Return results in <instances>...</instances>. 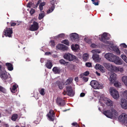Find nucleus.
I'll return each instance as SVG.
<instances>
[{
	"label": "nucleus",
	"instance_id": "f257e3e1",
	"mask_svg": "<svg viewBox=\"0 0 127 127\" xmlns=\"http://www.w3.org/2000/svg\"><path fill=\"white\" fill-rule=\"evenodd\" d=\"M0 77L4 82L11 81V78L8 76V74L5 68L0 64Z\"/></svg>",
	"mask_w": 127,
	"mask_h": 127
},
{
	"label": "nucleus",
	"instance_id": "f03ea898",
	"mask_svg": "<svg viewBox=\"0 0 127 127\" xmlns=\"http://www.w3.org/2000/svg\"><path fill=\"white\" fill-rule=\"evenodd\" d=\"M103 113L107 117L111 119L116 118L118 114L117 111L113 108H111L110 110H105Z\"/></svg>",
	"mask_w": 127,
	"mask_h": 127
},
{
	"label": "nucleus",
	"instance_id": "7ed1b4c3",
	"mask_svg": "<svg viewBox=\"0 0 127 127\" xmlns=\"http://www.w3.org/2000/svg\"><path fill=\"white\" fill-rule=\"evenodd\" d=\"M100 40L103 42L110 44L111 45L110 46H113V44L112 42H111L109 41H107V40L109 39L110 38V35L108 34L107 33L104 32L103 33V34L101 36V38L99 37ZM109 46L108 45V48Z\"/></svg>",
	"mask_w": 127,
	"mask_h": 127
},
{
	"label": "nucleus",
	"instance_id": "20e7f679",
	"mask_svg": "<svg viewBox=\"0 0 127 127\" xmlns=\"http://www.w3.org/2000/svg\"><path fill=\"white\" fill-rule=\"evenodd\" d=\"M92 87L95 89H102L103 88L102 84L95 80H92L90 83Z\"/></svg>",
	"mask_w": 127,
	"mask_h": 127
},
{
	"label": "nucleus",
	"instance_id": "39448f33",
	"mask_svg": "<svg viewBox=\"0 0 127 127\" xmlns=\"http://www.w3.org/2000/svg\"><path fill=\"white\" fill-rule=\"evenodd\" d=\"M64 57L65 59L68 60L69 61H76L77 59V57L69 53H65L64 55Z\"/></svg>",
	"mask_w": 127,
	"mask_h": 127
},
{
	"label": "nucleus",
	"instance_id": "423d86ee",
	"mask_svg": "<svg viewBox=\"0 0 127 127\" xmlns=\"http://www.w3.org/2000/svg\"><path fill=\"white\" fill-rule=\"evenodd\" d=\"M110 93L112 97L115 99H117L119 97V95L118 92L114 88H110Z\"/></svg>",
	"mask_w": 127,
	"mask_h": 127
},
{
	"label": "nucleus",
	"instance_id": "0eeeda50",
	"mask_svg": "<svg viewBox=\"0 0 127 127\" xmlns=\"http://www.w3.org/2000/svg\"><path fill=\"white\" fill-rule=\"evenodd\" d=\"M47 116L49 120L52 121H54L55 115V113L53 110H50L48 113L47 114Z\"/></svg>",
	"mask_w": 127,
	"mask_h": 127
},
{
	"label": "nucleus",
	"instance_id": "6e6552de",
	"mask_svg": "<svg viewBox=\"0 0 127 127\" xmlns=\"http://www.w3.org/2000/svg\"><path fill=\"white\" fill-rule=\"evenodd\" d=\"M4 35L6 37H11L13 33L12 28H6L4 31Z\"/></svg>",
	"mask_w": 127,
	"mask_h": 127
},
{
	"label": "nucleus",
	"instance_id": "1a4fd4ad",
	"mask_svg": "<svg viewBox=\"0 0 127 127\" xmlns=\"http://www.w3.org/2000/svg\"><path fill=\"white\" fill-rule=\"evenodd\" d=\"M119 120L120 122L123 123L127 121V115L125 113H123L119 117Z\"/></svg>",
	"mask_w": 127,
	"mask_h": 127
},
{
	"label": "nucleus",
	"instance_id": "9d476101",
	"mask_svg": "<svg viewBox=\"0 0 127 127\" xmlns=\"http://www.w3.org/2000/svg\"><path fill=\"white\" fill-rule=\"evenodd\" d=\"M115 55L112 53H106L105 55V58L109 61L111 62L113 61Z\"/></svg>",
	"mask_w": 127,
	"mask_h": 127
},
{
	"label": "nucleus",
	"instance_id": "9b49d317",
	"mask_svg": "<svg viewBox=\"0 0 127 127\" xmlns=\"http://www.w3.org/2000/svg\"><path fill=\"white\" fill-rule=\"evenodd\" d=\"M66 94L68 95L73 96L74 95V93L73 91L72 87L71 86H67L66 87Z\"/></svg>",
	"mask_w": 127,
	"mask_h": 127
},
{
	"label": "nucleus",
	"instance_id": "f8f14e48",
	"mask_svg": "<svg viewBox=\"0 0 127 127\" xmlns=\"http://www.w3.org/2000/svg\"><path fill=\"white\" fill-rule=\"evenodd\" d=\"M56 0H52L50 2L51 5L49 7V9L47 11V13H49L52 12L54 10L55 8L54 4L56 3Z\"/></svg>",
	"mask_w": 127,
	"mask_h": 127
},
{
	"label": "nucleus",
	"instance_id": "ddd939ff",
	"mask_svg": "<svg viewBox=\"0 0 127 127\" xmlns=\"http://www.w3.org/2000/svg\"><path fill=\"white\" fill-rule=\"evenodd\" d=\"M38 28V24L36 22L34 21L33 24L29 28V30L31 31H36Z\"/></svg>",
	"mask_w": 127,
	"mask_h": 127
},
{
	"label": "nucleus",
	"instance_id": "4468645a",
	"mask_svg": "<svg viewBox=\"0 0 127 127\" xmlns=\"http://www.w3.org/2000/svg\"><path fill=\"white\" fill-rule=\"evenodd\" d=\"M112 62H114L116 64L121 65L123 63L122 60L117 56H115Z\"/></svg>",
	"mask_w": 127,
	"mask_h": 127
},
{
	"label": "nucleus",
	"instance_id": "2eb2a0df",
	"mask_svg": "<svg viewBox=\"0 0 127 127\" xmlns=\"http://www.w3.org/2000/svg\"><path fill=\"white\" fill-rule=\"evenodd\" d=\"M56 102L57 104L60 106H63L65 104L64 100L60 97L57 98Z\"/></svg>",
	"mask_w": 127,
	"mask_h": 127
},
{
	"label": "nucleus",
	"instance_id": "dca6fc26",
	"mask_svg": "<svg viewBox=\"0 0 127 127\" xmlns=\"http://www.w3.org/2000/svg\"><path fill=\"white\" fill-rule=\"evenodd\" d=\"M102 101L106 104L108 106H111L113 105V102L110 99L106 98H104Z\"/></svg>",
	"mask_w": 127,
	"mask_h": 127
},
{
	"label": "nucleus",
	"instance_id": "f3484780",
	"mask_svg": "<svg viewBox=\"0 0 127 127\" xmlns=\"http://www.w3.org/2000/svg\"><path fill=\"white\" fill-rule=\"evenodd\" d=\"M108 48L110 50H113L116 52L117 55H120V52L119 49L116 46H109Z\"/></svg>",
	"mask_w": 127,
	"mask_h": 127
},
{
	"label": "nucleus",
	"instance_id": "a211bd4d",
	"mask_svg": "<svg viewBox=\"0 0 127 127\" xmlns=\"http://www.w3.org/2000/svg\"><path fill=\"white\" fill-rule=\"evenodd\" d=\"M122 107L124 109H127V99H122L120 103Z\"/></svg>",
	"mask_w": 127,
	"mask_h": 127
},
{
	"label": "nucleus",
	"instance_id": "6ab92c4d",
	"mask_svg": "<svg viewBox=\"0 0 127 127\" xmlns=\"http://www.w3.org/2000/svg\"><path fill=\"white\" fill-rule=\"evenodd\" d=\"M117 79L116 75L113 72H111L110 74V77L109 78V81L112 82H114Z\"/></svg>",
	"mask_w": 127,
	"mask_h": 127
},
{
	"label": "nucleus",
	"instance_id": "aec40b11",
	"mask_svg": "<svg viewBox=\"0 0 127 127\" xmlns=\"http://www.w3.org/2000/svg\"><path fill=\"white\" fill-rule=\"evenodd\" d=\"M56 48L59 49L63 51L67 50L68 49V47L63 44H59L56 46Z\"/></svg>",
	"mask_w": 127,
	"mask_h": 127
},
{
	"label": "nucleus",
	"instance_id": "412c9836",
	"mask_svg": "<svg viewBox=\"0 0 127 127\" xmlns=\"http://www.w3.org/2000/svg\"><path fill=\"white\" fill-rule=\"evenodd\" d=\"M103 65L108 70L111 71H112L114 66L112 64L108 63H104Z\"/></svg>",
	"mask_w": 127,
	"mask_h": 127
},
{
	"label": "nucleus",
	"instance_id": "4be33fe9",
	"mask_svg": "<svg viewBox=\"0 0 127 127\" xmlns=\"http://www.w3.org/2000/svg\"><path fill=\"white\" fill-rule=\"evenodd\" d=\"M70 35V38L73 41H74L75 40L78 39L79 38L78 34L75 33H72Z\"/></svg>",
	"mask_w": 127,
	"mask_h": 127
},
{
	"label": "nucleus",
	"instance_id": "5701e85b",
	"mask_svg": "<svg viewBox=\"0 0 127 127\" xmlns=\"http://www.w3.org/2000/svg\"><path fill=\"white\" fill-rule=\"evenodd\" d=\"M92 58L95 62H99L100 60V58H99V55L95 54H93Z\"/></svg>",
	"mask_w": 127,
	"mask_h": 127
},
{
	"label": "nucleus",
	"instance_id": "b1692460",
	"mask_svg": "<svg viewBox=\"0 0 127 127\" xmlns=\"http://www.w3.org/2000/svg\"><path fill=\"white\" fill-rule=\"evenodd\" d=\"M52 71L55 74H59L60 72L61 69L59 67H55L53 68Z\"/></svg>",
	"mask_w": 127,
	"mask_h": 127
},
{
	"label": "nucleus",
	"instance_id": "393cba45",
	"mask_svg": "<svg viewBox=\"0 0 127 127\" xmlns=\"http://www.w3.org/2000/svg\"><path fill=\"white\" fill-rule=\"evenodd\" d=\"M5 65L7 67L8 69L11 71L13 70V65L11 63H6Z\"/></svg>",
	"mask_w": 127,
	"mask_h": 127
},
{
	"label": "nucleus",
	"instance_id": "a878e982",
	"mask_svg": "<svg viewBox=\"0 0 127 127\" xmlns=\"http://www.w3.org/2000/svg\"><path fill=\"white\" fill-rule=\"evenodd\" d=\"M18 86L17 84L13 85L12 87L10 89L11 92L12 93H15L17 91V88Z\"/></svg>",
	"mask_w": 127,
	"mask_h": 127
},
{
	"label": "nucleus",
	"instance_id": "bb28decb",
	"mask_svg": "<svg viewBox=\"0 0 127 127\" xmlns=\"http://www.w3.org/2000/svg\"><path fill=\"white\" fill-rule=\"evenodd\" d=\"M45 65L47 68L51 69L52 66V61L50 60H47Z\"/></svg>",
	"mask_w": 127,
	"mask_h": 127
},
{
	"label": "nucleus",
	"instance_id": "cd10ccee",
	"mask_svg": "<svg viewBox=\"0 0 127 127\" xmlns=\"http://www.w3.org/2000/svg\"><path fill=\"white\" fill-rule=\"evenodd\" d=\"M60 63L62 65H68V64L69 63L68 62H66L65 60L63 59H61L59 61Z\"/></svg>",
	"mask_w": 127,
	"mask_h": 127
},
{
	"label": "nucleus",
	"instance_id": "c85d7f7f",
	"mask_svg": "<svg viewBox=\"0 0 127 127\" xmlns=\"http://www.w3.org/2000/svg\"><path fill=\"white\" fill-rule=\"evenodd\" d=\"M41 13H39V15L38 19L39 20L43 18L45 16V14L44 11H41Z\"/></svg>",
	"mask_w": 127,
	"mask_h": 127
},
{
	"label": "nucleus",
	"instance_id": "c756f323",
	"mask_svg": "<svg viewBox=\"0 0 127 127\" xmlns=\"http://www.w3.org/2000/svg\"><path fill=\"white\" fill-rule=\"evenodd\" d=\"M122 80L125 85L127 87V76H124L122 77Z\"/></svg>",
	"mask_w": 127,
	"mask_h": 127
},
{
	"label": "nucleus",
	"instance_id": "7c9ffc66",
	"mask_svg": "<svg viewBox=\"0 0 127 127\" xmlns=\"http://www.w3.org/2000/svg\"><path fill=\"white\" fill-rule=\"evenodd\" d=\"M82 59L84 61H86L88 60V55L87 53L84 54L83 56Z\"/></svg>",
	"mask_w": 127,
	"mask_h": 127
},
{
	"label": "nucleus",
	"instance_id": "2f4dec72",
	"mask_svg": "<svg viewBox=\"0 0 127 127\" xmlns=\"http://www.w3.org/2000/svg\"><path fill=\"white\" fill-rule=\"evenodd\" d=\"M79 48L78 45L76 44L74 46L72 45L71 46V49L73 51H76Z\"/></svg>",
	"mask_w": 127,
	"mask_h": 127
},
{
	"label": "nucleus",
	"instance_id": "473e14b6",
	"mask_svg": "<svg viewBox=\"0 0 127 127\" xmlns=\"http://www.w3.org/2000/svg\"><path fill=\"white\" fill-rule=\"evenodd\" d=\"M73 80V79L72 78H69L65 82V85H67L68 84H70L72 82Z\"/></svg>",
	"mask_w": 127,
	"mask_h": 127
},
{
	"label": "nucleus",
	"instance_id": "72a5a7b5",
	"mask_svg": "<svg viewBox=\"0 0 127 127\" xmlns=\"http://www.w3.org/2000/svg\"><path fill=\"white\" fill-rule=\"evenodd\" d=\"M45 4V2H42L40 3L39 6V8L40 11H42L43 9V6Z\"/></svg>",
	"mask_w": 127,
	"mask_h": 127
},
{
	"label": "nucleus",
	"instance_id": "f704fd0d",
	"mask_svg": "<svg viewBox=\"0 0 127 127\" xmlns=\"http://www.w3.org/2000/svg\"><path fill=\"white\" fill-rule=\"evenodd\" d=\"M58 82V83L59 84V88L60 89H62L64 87V84L62 82H60L59 81H57Z\"/></svg>",
	"mask_w": 127,
	"mask_h": 127
},
{
	"label": "nucleus",
	"instance_id": "c9c22d12",
	"mask_svg": "<svg viewBox=\"0 0 127 127\" xmlns=\"http://www.w3.org/2000/svg\"><path fill=\"white\" fill-rule=\"evenodd\" d=\"M18 115L17 114H14L11 117V120L14 121H15L18 117Z\"/></svg>",
	"mask_w": 127,
	"mask_h": 127
},
{
	"label": "nucleus",
	"instance_id": "e433bc0d",
	"mask_svg": "<svg viewBox=\"0 0 127 127\" xmlns=\"http://www.w3.org/2000/svg\"><path fill=\"white\" fill-rule=\"evenodd\" d=\"M119 70H120L119 67L114 66L112 71L115 72H117L119 71Z\"/></svg>",
	"mask_w": 127,
	"mask_h": 127
},
{
	"label": "nucleus",
	"instance_id": "4c0bfd02",
	"mask_svg": "<svg viewBox=\"0 0 127 127\" xmlns=\"http://www.w3.org/2000/svg\"><path fill=\"white\" fill-rule=\"evenodd\" d=\"M39 92L40 94L42 95H43L45 94L44 89L43 88H42L39 89Z\"/></svg>",
	"mask_w": 127,
	"mask_h": 127
},
{
	"label": "nucleus",
	"instance_id": "58836bf2",
	"mask_svg": "<svg viewBox=\"0 0 127 127\" xmlns=\"http://www.w3.org/2000/svg\"><path fill=\"white\" fill-rule=\"evenodd\" d=\"M122 96L127 99V91L126 90L123 92L122 94Z\"/></svg>",
	"mask_w": 127,
	"mask_h": 127
},
{
	"label": "nucleus",
	"instance_id": "ea45409f",
	"mask_svg": "<svg viewBox=\"0 0 127 127\" xmlns=\"http://www.w3.org/2000/svg\"><path fill=\"white\" fill-rule=\"evenodd\" d=\"M93 3L95 5H98V2H99V0H91Z\"/></svg>",
	"mask_w": 127,
	"mask_h": 127
},
{
	"label": "nucleus",
	"instance_id": "a19ab883",
	"mask_svg": "<svg viewBox=\"0 0 127 127\" xmlns=\"http://www.w3.org/2000/svg\"><path fill=\"white\" fill-rule=\"evenodd\" d=\"M91 52L93 53H99L100 52V51L98 49H94L91 51Z\"/></svg>",
	"mask_w": 127,
	"mask_h": 127
},
{
	"label": "nucleus",
	"instance_id": "79ce46f5",
	"mask_svg": "<svg viewBox=\"0 0 127 127\" xmlns=\"http://www.w3.org/2000/svg\"><path fill=\"white\" fill-rule=\"evenodd\" d=\"M121 58L127 63V57L126 55H122L121 56Z\"/></svg>",
	"mask_w": 127,
	"mask_h": 127
},
{
	"label": "nucleus",
	"instance_id": "37998d69",
	"mask_svg": "<svg viewBox=\"0 0 127 127\" xmlns=\"http://www.w3.org/2000/svg\"><path fill=\"white\" fill-rule=\"evenodd\" d=\"M43 113L42 112H39L37 114V116L40 119H41L42 118Z\"/></svg>",
	"mask_w": 127,
	"mask_h": 127
},
{
	"label": "nucleus",
	"instance_id": "c03bdc74",
	"mask_svg": "<svg viewBox=\"0 0 127 127\" xmlns=\"http://www.w3.org/2000/svg\"><path fill=\"white\" fill-rule=\"evenodd\" d=\"M62 42L66 45H69V42L67 39H65L63 40Z\"/></svg>",
	"mask_w": 127,
	"mask_h": 127
},
{
	"label": "nucleus",
	"instance_id": "a18cd8bd",
	"mask_svg": "<svg viewBox=\"0 0 127 127\" xmlns=\"http://www.w3.org/2000/svg\"><path fill=\"white\" fill-rule=\"evenodd\" d=\"M0 91L3 93H5L6 92V90L5 89L1 86H0Z\"/></svg>",
	"mask_w": 127,
	"mask_h": 127
},
{
	"label": "nucleus",
	"instance_id": "49530a36",
	"mask_svg": "<svg viewBox=\"0 0 127 127\" xmlns=\"http://www.w3.org/2000/svg\"><path fill=\"white\" fill-rule=\"evenodd\" d=\"M34 6V4L32 2H30L27 5V7H30L31 6Z\"/></svg>",
	"mask_w": 127,
	"mask_h": 127
},
{
	"label": "nucleus",
	"instance_id": "de8ad7c7",
	"mask_svg": "<svg viewBox=\"0 0 127 127\" xmlns=\"http://www.w3.org/2000/svg\"><path fill=\"white\" fill-rule=\"evenodd\" d=\"M102 66L99 64H96L95 66V67L96 69H100Z\"/></svg>",
	"mask_w": 127,
	"mask_h": 127
},
{
	"label": "nucleus",
	"instance_id": "09e8293b",
	"mask_svg": "<svg viewBox=\"0 0 127 127\" xmlns=\"http://www.w3.org/2000/svg\"><path fill=\"white\" fill-rule=\"evenodd\" d=\"M64 33H62L60 34H59L57 36L55 37H56L57 38H62L64 37Z\"/></svg>",
	"mask_w": 127,
	"mask_h": 127
},
{
	"label": "nucleus",
	"instance_id": "8fccbe9b",
	"mask_svg": "<svg viewBox=\"0 0 127 127\" xmlns=\"http://www.w3.org/2000/svg\"><path fill=\"white\" fill-rule=\"evenodd\" d=\"M41 0H39L36 4L35 5H34V6H33V7L34 8H37L38 6V5L41 2Z\"/></svg>",
	"mask_w": 127,
	"mask_h": 127
},
{
	"label": "nucleus",
	"instance_id": "3c124183",
	"mask_svg": "<svg viewBox=\"0 0 127 127\" xmlns=\"http://www.w3.org/2000/svg\"><path fill=\"white\" fill-rule=\"evenodd\" d=\"M86 65L87 67H92V64L90 62L86 63Z\"/></svg>",
	"mask_w": 127,
	"mask_h": 127
},
{
	"label": "nucleus",
	"instance_id": "603ef678",
	"mask_svg": "<svg viewBox=\"0 0 127 127\" xmlns=\"http://www.w3.org/2000/svg\"><path fill=\"white\" fill-rule=\"evenodd\" d=\"M84 40L86 43L89 44L90 43H91V40L87 38H85L84 39Z\"/></svg>",
	"mask_w": 127,
	"mask_h": 127
},
{
	"label": "nucleus",
	"instance_id": "864d4df0",
	"mask_svg": "<svg viewBox=\"0 0 127 127\" xmlns=\"http://www.w3.org/2000/svg\"><path fill=\"white\" fill-rule=\"evenodd\" d=\"M91 47L93 48H96L98 47V46L94 43H92L91 45Z\"/></svg>",
	"mask_w": 127,
	"mask_h": 127
},
{
	"label": "nucleus",
	"instance_id": "5fc2aeb1",
	"mask_svg": "<svg viewBox=\"0 0 127 127\" xmlns=\"http://www.w3.org/2000/svg\"><path fill=\"white\" fill-rule=\"evenodd\" d=\"M50 45L52 47H54L55 45V43L54 40H51L50 41Z\"/></svg>",
	"mask_w": 127,
	"mask_h": 127
},
{
	"label": "nucleus",
	"instance_id": "6e6d98bb",
	"mask_svg": "<svg viewBox=\"0 0 127 127\" xmlns=\"http://www.w3.org/2000/svg\"><path fill=\"white\" fill-rule=\"evenodd\" d=\"M101 98L99 99V103L100 104V105L102 106V107H104L105 106V104L103 103V102H102L101 101Z\"/></svg>",
	"mask_w": 127,
	"mask_h": 127
},
{
	"label": "nucleus",
	"instance_id": "4d7b16f0",
	"mask_svg": "<svg viewBox=\"0 0 127 127\" xmlns=\"http://www.w3.org/2000/svg\"><path fill=\"white\" fill-rule=\"evenodd\" d=\"M114 86L116 87H119L120 85V83L116 82L114 84Z\"/></svg>",
	"mask_w": 127,
	"mask_h": 127
},
{
	"label": "nucleus",
	"instance_id": "13d9d810",
	"mask_svg": "<svg viewBox=\"0 0 127 127\" xmlns=\"http://www.w3.org/2000/svg\"><path fill=\"white\" fill-rule=\"evenodd\" d=\"M35 10L33 9H31L30 11V13L31 15H32L35 13Z\"/></svg>",
	"mask_w": 127,
	"mask_h": 127
},
{
	"label": "nucleus",
	"instance_id": "bf43d9fd",
	"mask_svg": "<svg viewBox=\"0 0 127 127\" xmlns=\"http://www.w3.org/2000/svg\"><path fill=\"white\" fill-rule=\"evenodd\" d=\"M120 45L121 46L123 47L124 48H127V45L125 43H123L121 44Z\"/></svg>",
	"mask_w": 127,
	"mask_h": 127
},
{
	"label": "nucleus",
	"instance_id": "052dcab7",
	"mask_svg": "<svg viewBox=\"0 0 127 127\" xmlns=\"http://www.w3.org/2000/svg\"><path fill=\"white\" fill-rule=\"evenodd\" d=\"M85 76H88L89 74V72L88 71H87L83 73Z\"/></svg>",
	"mask_w": 127,
	"mask_h": 127
},
{
	"label": "nucleus",
	"instance_id": "680f3d73",
	"mask_svg": "<svg viewBox=\"0 0 127 127\" xmlns=\"http://www.w3.org/2000/svg\"><path fill=\"white\" fill-rule=\"evenodd\" d=\"M100 70L103 73L104 72H105L104 68L103 66H102V67L100 69Z\"/></svg>",
	"mask_w": 127,
	"mask_h": 127
},
{
	"label": "nucleus",
	"instance_id": "e2e57ef3",
	"mask_svg": "<svg viewBox=\"0 0 127 127\" xmlns=\"http://www.w3.org/2000/svg\"><path fill=\"white\" fill-rule=\"evenodd\" d=\"M85 75L83 73L81 74L80 75V76L81 78H83V79L85 77Z\"/></svg>",
	"mask_w": 127,
	"mask_h": 127
},
{
	"label": "nucleus",
	"instance_id": "0e129e2a",
	"mask_svg": "<svg viewBox=\"0 0 127 127\" xmlns=\"http://www.w3.org/2000/svg\"><path fill=\"white\" fill-rule=\"evenodd\" d=\"M11 26H14L16 25V24L15 23L11 22Z\"/></svg>",
	"mask_w": 127,
	"mask_h": 127
},
{
	"label": "nucleus",
	"instance_id": "69168bd1",
	"mask_svg": "<svg viewBox=\"0 0 127 127\" xmlns=\"http://www.w3.org/2000/svg\"><path fill=\"white\" fill-rule=\"evenodd\" d=\"M45 55H51V53L50 52H47L45 53Z\"/></svg>",
	"mask_w": 127,
	"mask_h": 127
},
{
	"label": "nucleus",
	"instance_id": "338daca9",
	"mask_svg": "<svg viewBox=\"0 0 127 127\" xmlns=\"http://www.w3.org/2000/svg\"><path fill=\"white\" fill-rule=\"evenodd\" d=\"M85 95V94L84 93H82L80 94V96L81 97H83Z\"/></svg>",
	"mask_w": 127,
	"mask_h": 127
},
{
	"label": "nucleus",
	"instance_id": "774afa93",
	"mask_svg": "<svg viewBox=\"0 0 127 127\" xmlns=\"http://www.w3.org/2000/svg\"><path fill=\"white\" fill-rule=\"evenodd\" d=\"M3 125L5 127H9V125L8 124H4Z\"/></svg>",
	"mask_w": 127,
	"mask_h": 127
}]
</instances>
